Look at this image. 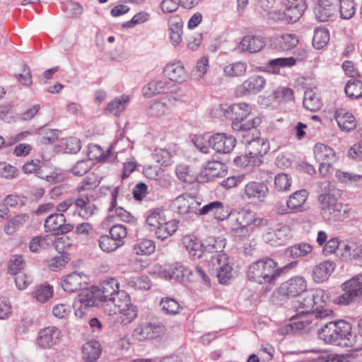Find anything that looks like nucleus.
Masks as SVG:
<instances>
[{"instance_id": "obj_8", "label": "nucleus", "mask_w": 362, "mask_h": 362, "mask_svg": "<svg viewBox=\"0 0 362 362\" xmlns=\"http://www.w3.org/2000/svg\"><path fill=\"white\" fill-rule=\"evenodd\" d=\"M237 227L234 230L240 236H250L252 233L262 229L268 224L267 219L257 216L250 211L238 212L236 217Z\"/></svg>"}, {"instance_id": "obj_50", "label": "nucleus", "mask_w": 362, "mask_h": 362, "mask_svg": "<svg viewBox=\"0 0 362 362\" xmlns=\"http://www.w3.org/2000/svg\"><path fill=\"white\" fill-rule=\"evenodd\" d=\"M156 249L155 243L149 239L139 240L133 247L134 252L138 255H147L152 254Z\"/></svg>"}, {"instance_id": "obj_37", "label": "nucleus", "mask_w": 362, "mask_h": 362, "mask_svg": "<svg viewBox=\"0 0 362 362\" xmlns=\"http://www.w3.org/2000/svg\"><path fill=\"white\" fill-rule=\"evenodd\" d=\"M170 100L163 98L156 100L146 108V113L151 117H160L170 112Z\"/></svg>"}, {"instance_id": "obj_22", "label": "nucleus", "mask_w": 362, "mask_h": 362, "mask_svg": "<svg viewBox=\"0 0 362 362\" xmlns=\"http://www.w3.org/2000/svg\"><path fill=\"white\" fill-rule=\"evenodd\" d=\"M290 237L291 230L286 225L277 229L270 230L263 235L264 242L274 247L284 245Z\"/></svg>"}, {"instance_id": "obj_60", "label": "nucleus", "mask_w": 362, "mask_h": 362, "mask_svg": "<svg viewBox=\"0 0 362 362\" xmlns=\"http://www.w3.org/2000/svg\"><path fill=\"white\" fill-rule=\"evenodd\" d=\"M150 14L146 11H140L136 13L130 21L122 23L123 28H132L136 25L141 24L148 21Z\"/></svg>"}, {"instance_id": "obj_55", "label": "nucleus", "mask_w": 362, "mask_h": 362, "mask_svg": "<svg viewBox=\"0 0 362 362\" xmlns=\"http://www.w3.org/2000/svg\"><path fill=\"white\" fill-rule=\"evenodd\" d=\"M339 12L342 19H351L356 13L354 0H339Z\"/></svg>"}, {"instance_id": "obj_2", "label": "nucleus", "mask_w": 362, "mask_h": 362, "mask_svg": "<svg viewBox=\"0 0 362 362\" xmlns=\"http://www.w3.org/2000/svg\"><path fill=\"white\" fill-rule=\"evenodd\" d=\"M101 302L113 304L114 308L110 315L119 314L117 319L121 324L127 325L132 322L138 314L136 306L131 303L129 295L124 290L119 289V283L115 278H107L97 287Z\"/></svg>"}, {"instance_id": "obj_17", "label": "nucleus", "mask_w": 362, "mask_h": 362, "mask_svg": "<svg viewBox=\"0 0 362 362\" xmlns=\"http://www.w3.org/2000/svg\"><path fill=\"white\" fill-rule=\"evenodd\" d=\"M45 228L47 231L54 233V234L66 233L74 229V225L66 223V218L63 214H53L49 215L45 223Z\"/></svg>"}, {"instance_id": "obj_27", "label": "nucleus", "mask_w": 362, "mask_h": 362, "mask_svg": "<svg viewBox=\"0 0 362 362\" xmlns=\"http://www.w3.org/2000/svg\"><path fill=\"white\" fill-rule=\"evenodd\" d=\"M168 25L170 42L177 46L182 40L183 22L180 17L174 16L168 21Z\"/></svg>"}, {"instance_id": "obj_45", "label": "nucleus", "mask_w": 362, "mask_h": 362, "mask_svg": "<svg viewBox=\"0 0 362 362\" xmlns=\"http://www.w3.org/2000/svg\"><path fill=\"white\" fill-rule=\"evenodd\" d=\"M159 305L162 312L167 315H176L182 309L180 303L170 297L161 298Z\"/></svg>"}, {"instance_id": "obj_7", "label": "nucleus", "mask_w": 362, "mask_h": 362, "mask_svg": "<svg viewBox=\"0 0 362 362\" xmlns=\"http://www.w3.org/2000/svg\"><path fill=\"white\" fill-rule=\"evenodd\" d=\"M320 214L326 222L341 221L349 217L348 207L332 193L321 194L318 197Z\"/></svg>"}, {"instance_id": "obj_5", "label": "nucleus", "mask_w": 362, "mask_h": 362, "mask_svg": "<svg viewBox=\"0 0 362 362\" xmlns=\"http://www.w3.org/2000/svg\"><path fill=\"white\" fill-rule=\"evenodd\" d=\"M291 262L284 267H278L274 259L266 257L252 262L247 269V278L259 284H274L276 280L288 269L296 264Z\"/></svg>"}, {"instance_id": "obj_23", "label": "nucleus", "mask_w": 362, "mask_h": 362, "mask_svg": "<svg viewBox=\"0 0 362 362\" xmlns=\"http://www.w3.org/2000/svg\"><path fill=\"white\" fill-rule=\"evenodd\" d=\"M265 45L264 39L262 36L247 35L240 40L237 49L240 52L256 53L262 50Z\"/></svg>"}, {"instance_id": "obj_18", "label": "nucleus", "mask_w": 362, "mask_h": 362, "mask_svg": "<svg viewBox=\"0 0 362 362\" xmlns=\"http://www.w3.org/2000/svg\"><path fill=\"white\" fill-rule=\"evenodd\" d=\"M208 142L209 146L216 152L229 153L235 146L236 139L233 136L218 133L210 136Z\"/></svg>"}, {"instance_id": "obj_3", "label": "nucleus", "mask_w": 362, "mask_h": 362, "mask_svg": "<svg viewBox=\"0 0 362 362\" xmlns=\"http://www.w3.org/2000/svg\"><path fill=\"white\" fill-rule=\"evenodd\" d=\"M251 112V107L245 103H233L230 105H219L213 110L215 117H225L231 120V127L240 134L248 132H256L257 127L260 124L259 117L247 119Z\"/></svg>"}, {"instance_id": "obj_39", "label": "nucleus", "mask_w": 362, "mask_h": 362, "mask_svg": "<svg viewBox=\"0 0 362 362\" xmlns=\"http://www.w3.org/2000/svg\"><path fill=\"white\" fill-rule=\"evenodd\" d=\"M179 223L180 221L176 219H172L168 221L166 219L163 223H162L158 228L153 231L158 239L164 240L177 231Z\"/></svg>"}, {"instance_id": "obj_30", "label": "nucleus", "mask_w": 362, "mask_h": 362, "mask_svg": "<svg viewBox=\"0 0 362 362\" xmlns=\"http://www.w3.org/2000/svg\"><path fill=\"white\" fill-rule=\"evenodd\" d=\"M163 74L170 81L181 83L185 80L186 72L181 62H176L167 64Z\"/></svg>"}, {"instance_id": "obj_34", "label": "nucleus", "mask_w": 362, "mask_h": 362, "mask_svg": "<svg viewBox=\"0 0 362 362\" xmlns=\"http://www.w3.org/2000/svg\"><path fill=\"white\" fill-rule=\"evenodd\" d=\"M334 269V264L329 261H325L316 265L313 271V278L314 281L317 284L326 281Z\"/></svg>"}, {"instance_id": "obj_56", "label": "nucleus", "mask_w": 362, "mask_h": 362, "mask_svg": "<svg viewBox=\"0 0 362 362\" xmlns=\"http://www.w3.org/2000/svg\"><path fill=\"white\" fill-rule=\"evenodd\" d=\"M109 233L115 241L122 246L127 235V228L124 225L116 224L110 228Z\"/></svg>"}, {"instance_id": "obj_36", "label": "nucleus", "mask_w": 362, "mask_h": 362, "mask_svg": "<svg viewBox=\"0 0 362 362\" xmlns=\"http://www.w3.org/2000/svg\"><path fill=\"white\" fill-rule=\"evenodd\" d=\"M165 220V210L162 208L152 209L146 214V223L151 231L158 228Z\"/></svg>"}, {"instance_id": "obj_57", "label": "nucleus", "mask_w": 362, "mask_h": 362, "mask_svg": "<svg viewBox=\"0 0 362 362\" xmlns=\"http://www.w3.org/2000/svg\"><path fill=\"white\" fill-rule=\"evenodd\" d=\"M273 95L279 103H286L294 99L293 90L288 87H279L274 91Z\"/></svg>"}, {"instance_id": "obj_14", "label": "nucleus", "mask_w": 362, "mask_h": 362, "mask_svg": "<svg viewBox=\"0 0 362 362\" xmlns=\"http://www.w3.org/2000/svg\"><path fill=\"white\" fill-rule=\"evenodd\" d=\"M305 279L302 276H295L283 282L279 288L280 295L287 297H297L308 291Z\"/></svg>"}, {"instance_id": "obj_25", "label": "nucleus", "mask_w": 362, "mask_h": 362, "mask_svg": "<svg viewBox=\"0 0 362 362\" xmlns=\"http://www.w3.org/2000/svg\"><path fill=\"white\" fill-rule=\"evenodd\" d=\"M168 273L170 280L181 283L194 282L197 280L192 276V269L181 264L176 263L172 265Z\"/></svg>"}, {"instance_id": "obj_6", "label": "nucleus", "mask_w": 362, "mask_h": 362, "mask_svg": "<svg viewBox=\"0 0 362 362\" xmlns=\"http://www.w3.org/2000/svg\"><path fill=\"white\" fill-rule=\"evenodd\" d=\"M214 243L216 254L213 255L209 262V269L211 275H216L219 283L227 284L233 277V269L228 263L226 253L222 252L226 245L224 239H211Z\"/></svg>"}, {"instance_id": "obj_35", "label": "nucleus", "mask_w": 362, "mask_h": 362, "mask_svg": "<svg viewBox=\"0 0 362 362\" xmlns=\"http://www.w3.org/2000/svg\"><path fill=\"white\" fill-rule=\"evenodd\" d=\"M314 156L317 163H334L336 161L334 151L324 144H317L313 148Z\"/></svg>"}, {"instance_id": "obj_31", "label": "nucleus", "mask_w": 362, "mask_h": 362, "mask_svg": "<svg viewBox=\"0 0 362 362\" xmlns=\"http://www.w3.org/2000/svg\"><path fill=\"white\" fill-rule=\"evenodd\" d=\"M268 193L267 186L258 182H250L245 187V195L249 199L262 201Z\"/></svg>"}, {"instance_id": "obj_21", "label": "nucleus", "mask_w": 362, "mask_h": 362, "mask_svg": "<svg viewBox=\"0 0 362 362\" xmlns=\"http://www.w3.org/2000/svg\"><path fill=\"white\" fill-rule=\"evenodd\" d=\"M265 83L266 80L263 76H252L237 88V93L239 95L257 94L262 90Z\"/></svg>"}, {"instance_id": "obj_9", "label": "nucleus", "mask_w": 362, "mask_h": 362, "mask_svg": "<svg viewBox=\"0 0 362 362\" xmlns=\"http://www.w3.org/2000/svg\"><path fill=\"white\" fill-rule=\"evenodd\" d=\"M344 293L336 297L334 303L348 305L358 302L362 298V274H358L341 284Z\"/></svg>"}, {"instance_id": "obj_10", "label": "nucleus", "mask_w": 362, "mask_h": 362, "mask_svg": "<svg viewBox=\"0 0 362 362\" xmlns=\"http://www.w3.org/2000/svg\"><path fill=\"white\" fill-rule=\"evenodd\" d=\"M257 132L256 130V132L241 134L246 151L253 158L254 165H259L262 163V158L267 153L270 148L269 143L266 139L259 136L254 137L255 132Z\"/></svg>"}, {"instance_id": "obj_44", "label": "nucleus", "mask_w": 362, "mask_h": 362, "mask_svg": "<svg viewBox=\"0 0 362 362\" xmlns=\"http://www.w3.org/2000/svg\"><path fill=\"white\" fill-rule=\"evenodd\" d=\"M313 247L307 243H301L295 244L285 250V255L291 258L305 257L311 252Z\"/></svg>"}, {"instance_id": "obj_43", "label": "nucleus", "mask_w": 362, "mask_h": 362, "mask_svg": "<svg viewBox=\"0 0 362 362\" xmlns=\"http://www.w3.org/2000/svg\"><path fill=\"white\" fill-rule=\"evenodd\" d=\"M296 63V58L291 57H279L268 61L267 67L269 71L274 73L279 72L280 68L291 67Z\"/></svg>"}, {"instance_id": "obj_62", "label": "nucleus", "mask_w": 362, "mask_h": 362, "mask_svg": "<svg viewBox=\"0 0 362 362\" xmlns=\"http://www.w3.org/2000/svg\"><path fill=\"white\" fill-rule=\"evenodd\" d=\"M25 264L24 259L21 255H13L9 262L8 267V273L11 275H16L21 273Z\"/></svg>"}, {"instance_id": "obj_11", "label": "nucleus", "mask_w": 362, "mask_h": 362, "mask_svg": "<svg viewBox=\"0 0 362 362\" xmlns=\"http://www.w3.org/2000/svg\"><path fill=\"white\" fill-rule=\"evenodd\" d=\"M102 303L97 291V286L84 288L81 290L74 302L75 315L82 318L88 308L98 306Z\"/></svg>"}, {"instance_id": "obj_53", "label": "nucleus", "mask_w": 362, "mask_h": 362, "mask_svg": "<svg viewBox=\"0 0 362 362\" xmlns=\"http://www.w3.org/2000/svg\"><path fill=\"white\" fill-rule=\"evenodd\" d=\"M247 68L246 62H237L226 66L223 71L227 76L235 77L244 75Z\"/></svg>"}, {"instance_id": "obj_20", "label": "nucleus", "mask_w": 362, "mask_h": 362, "mask_svg": "<svg viewBox=\"0 0 362 362\" xmlns=\"http://www.w3.org/2000/svg\"><path fill=\"white\" fill-rule=\"evenodd\" d=\"M226 172V165L221 161H208L199 174L200 182H207L214 177H223Z\"/></svg>"}, {"instance_id": "obj_54", "label": "nucleus", "mask_w": 362, "mask_h": 362, "mask_svg": "<svg viewBox=\"0 0 362 362\" xmlns=\"http://www.w3.org/2000/svg\"><path fill=\"white\" fill-rule=\"evenodd\" d=\"M98 244L100 249L107 253L115 251L119 247H122L110 235H104L100 236Z\"/></svg>"}, {"instance_id": "obj_19", "label": "nucleus", "mask_w": 362, "mask_h": 362, "mask_svg": "<svg viewBox=\"0 0 362 362\" xmlns=\"http://www.w3.org/2000/svg\"><path fill=\"white\" fill-rule=\"evenodd\" d=\"M62 332L54 326H49L40 330L37 343L42 349H50L57 344L61 339Z\"/></svg>"}, {"instance_id": "obj_24", "label": "nucleus", "mask_w": 362, "mask_h": 362, "mask_svg": "<svg viewBox=\"0 0 362 362\" xmlns=\"http://www.w3.org/2000/svg\"><path fill=\"white\" fill-rule=\"evenodd\" d=\"M98 211V207L92 203L87 196H81L75 199L74 214L83 219L88 220Z\"/></svg>"}, {"instance_id": "obj_4", "label": "nucleus", "mask_w": 362, "mask_h": 362, "mask_svg": "<svg viewBox=\"0 0 362 362\" xmlns=\"http://www.w3.org/2000/svg\"><path fill=\"white\" fill-rule=\"evenodd\" d=\"M352 329L351 324L345 320L329 321L317 330V337L327 344L354 348L358 337Z\"/></svg>"}, {"instance_id": "obj_61", "label": "nucleus", "mask_w": 362, "mask_h": 362, "mask_svg": "<svg viewBox=\"0 0 362 362\" xmlns=\"http://www.w3.org/2000/svg\"><path fill=\"white\" fill-rule=\"evenodd\" d=\"M87 155L88 156V160L90 161L93 160L103 161L107 159L104 150L97 144H90L88 146Z\"/></svg>"}, {"instance_id": "obj_32", "label": "nucleus", "mask_w": 362, "mask_h": 362, "mask_svg": "<svg viewBox=\"0 0 362 362\" xmlns=\"http://www.w3.org/2000/svg\"><path fill=\"white\" fill-rule=\"evenodd\" d=\"M308 197L306 189H300L293 193L287 200L288 207L291 213L303 211L305 209L304 204Z\"/></svg>"}, {"instance_id": "obj_15", "label": "nucleus", "mask_w": 362, "mask_h": 362, "mask_svg": "<svg viewBox=\"0 0 362 362\" xmlns=\"http://www.w3.org/2000/svg\"><path fill=\"white\" fill-rule=\"evenodd\" d=\"M165 332L161 322H145L139 325L133 331L132 335L136 340L144 341L156 338Z\"/></svg>"}, {"instance_id": "obj_63", "label": "nucleus", "mask_w": 362, "mask_h": 362, "mask_svg": "<svg viewBox=\"0 0 362 362\" xmlns=\"http://www.w3.org/2000/svg\"><path fill=\"white\" fill-rule=\"evenodd\" d=\"M92 161L88 159L78 160L71 169V173L76 176H82L88 173L92 167Z\"/></svg>"}, {"instance_id": "obj_29", "label": "nucleus", "mask_w": 362, "mask_h": 362, "mask_svg": "<svg viewBox=\"0 0 362 362\" xmlns=\"http://www.w3.org/2000/svg\"><path fill=\"white\" fill-rule=\"evenodd\" d=\"M101 354V344L97 340L88 341L82 346L83 358L86 362H95Z\"/></svg>"}, {"instance_id": "obj_51", "label": "nucleus", "mask_w": 362, "mask_h": 362, "mask_svg": "<svg viewBox=\"0 0 362 362\" xmlns=\"http://www.w3.org/2000/svg\"><path fill=\"white\" fill-rule=\"evenodd\" d=\"M334 11L332 5L320 4L315 8V18L320 22L328 21L334 17Z\"/></svg>"}, {"instance_id": "obj_47", "label": "nucleus", "mask_w": 362, "mask_h": 362, "mask_svg": "<svg viewBox=\"0 0 362 362\" xmlns=\"http://www.w3.org/2000/svg\"><path fill=\"white\" fill-rule=\"evenodd\" d=\"M329 40V33L325 28H316L313 37V45L317 49L325 47Z\"/></svg>"}, {"instance_id": "obj_40", "label": "nucleus", "mask_w": 362, "mask_h": 362, "mask_svg": "<svg viewBox=\"0 0 362 362\" xmlns=\"http://www.w3.org/2000/svg\"><path fill=\"white\" fill-rule=\"evenodd\" d=\"M335 177L340 182L347 186L357 188H362V175L350 172L337 170Z\"/></svg>"}, {"instance_id": "obj_26", "label": "nucleus", "mask_w": 362, "mask_h": 362, "mask_svg": "<svg viewBox=\"0 0 362 362\" xmlns=\"http://www.w3.org/2000/svg\"><path fill=\"white\" fill-rule=\"evenodd\" d=\"M305 0H288L286 8V21L293 23L298 21L306 10Z\"/></svg>"}, {"instance_id": "obj_1", "label": "nucleus", "mask_w": 362, "mask_h": 362, "mask_svg": "<svg viewBox=\"0 0 362 362\" xmlns=\"http://www.w3.org/2000/svg\"><path fill=\"white\" fill-rule=\"evenodd\" d=\"M301 300L292 304L296 313L290 318V322L281 329L283 334H296L309 332L318 325L320 320L332 315L333 311L325 308L329 300L328 293L322 289L308 290Z\"/></svg>"}, {"instance_id": "obj_33", "label": "nucleus", "mask_w": 362, "mask_h": 362, "mask_svg": "<svg viewBox=\"0 0 362 362\" xmlns=\"http://www.w3.org/2000/svg\"><path fill=\"white\" fill-rule=\"evenodd\" d=\"M334 118L339 127L345 132H350L356 127V122L354 115L344 109L335 112Z\"/></svg>"}, {"instance_id": "obj_16", "label": "nucleus", "mask_w": 362, "mask_h": 362, "mask_svg": "<svg viewBox=\"0 0 362 362\" xmlns=\"http://www.w3.org/2000/svg\"><path fill=\"white\" fill-rule=\"evenodd\" d=\"M89 277L83 272H74L62 277L61 286L66 292L74 293L86 287Z\"/></svg>"}, {"instance_id": "obj_38", "label": "nucleus", "mask_w": 362, "mask_h": 362, "mask_svg": "<svg viewBox=\"0 0 362 362\" xmlns=\"http://www.w3.org/2000/svg\"><path fill=\"white\" fill-rule=\"evenodd\" d=\"M299 42L296 34H284L275 38L274 45L281 51H288L296 47Z\"/></svg>"}, {"instance_id": "obj_42", "label": "nucleus", "mask_w": 362, "mask_h": 362, "mask_svg": "<svg viewBox=\"0 0 362 362\" xmlns=\"http://www.w3.org/2000/svg\"><path fill=\"white\" fill-rule=\"evenodd\" d=\"M303 107L310 111L316 112L322 107V102L313 89H307L304 93Z\"/></svg>"}, {"instance_id": "obj_64", "label": "nucleus", "mask_w": 362, "mask_h": 362, "mask_svg": "<svg viewBox=\"0 0 362 362\" xmlns=\"http://www.w3.org/2000/svg\"><path fill=\"white\" fill-rule=\"evenodd\" d=\"M64 151L68 153H76L81 148V141L76 137H69L63 143Z\"/></svg>"}, {"instance_id": "obj_28", "label": "nucleus", "mask_w": 362, "mask_h": 362, "mask_svg": "<svg viewBox=\"0 0 362 362\" xmlns=\"http://www.w3.org/2000/svg\"><path fill=\"white\" fill-rule=\"evenodd\" d=\"M182 245L188 252L189 255L194 259H199L204 253V245L194 235H185L182 238Z\"/></svg>"}, {"instance_id": "obj_12", "label": "nucleus", "mask_w": 362, "mask_h": 362, "mask_svg": "<svg viewBox=\"0 0 362 362\" xmlns=\"http://www.w3.org/2000/svg\"><path fill=\"white\" fill-rule=\"evenodd\" d=\"M202 199L190 193L179 195L172 202V207L177 214L185 216H197L198 207L202 205Z\"/></svg>"}, {"instance_id": "obj_46", "label": "nucleus", "mask_w": 362, "mask_h": 362, "mask_svg": "<svg viewBox=\"0 0 362 362\" xmlns=\"http://www.w3.org/2000/svg\"><path fill=\"white\" fill-rule=\"evenodd\" d=\"M58 138L59 131L57 129H52L47 126L42 127L38 129L37 141L42 144H53Z\"/></svg>"}, {"instance_id": "obj_59", "label": "nucleus", "mask_w": 362, "mask_h": 362, "mask_svg": "<svg viewBox=\"0 0 362 362\" xmlns=\"http://www.w3.org/2000/svg\"><path fill=\"white\" fill-rule=\"evenodd\" d=\"M53 295V288L49 285H40L36 287L33 296L40 302H46Z\"/></svg>"}, {"instance_id": "obj_58", "label": "nucleus", "mask_w": 362, "mask_h": 362, "mask_svg": "<svg viewBox=\"0 0 362 362\" xmlns=\"http://www.w3.org/2000/svg\"><path fill=\"white\" fill-rule=\"evenodd\" d=\"M274 186L279 192L288 191L291 186V179L286 173H279L274 177Z\"/></svg>"}, {"instance_id": "obj_41", "label": "nucleus", "mask_w": 362, "mask_h": 362, "mask_svg": "<svg viewBox=\"0 0 362 362\" xmlns=\"http://www.w3.org/2000/svg\"><path fill=\"white\" fill-rule=\"evenodd\" d=\"M169 84L170 83L162 80L151 81L143 88V93L150 98L156 94L166 93L169 90Z\"/></svg>"}, {"instance_id": "obj_13", "label": "nucleus", "mask_w": 362, "mask_h": 362, "mask_svg": "<svg viewBox=\"0 0 362 362\" xmlns=\"http://www.w3.org/2000/svg\"><path fill=\"white\" fill-rule=\"evenodd\" d=\"M230 215V209L220 201H213L206 203L203 206L198 207L197 216H209L218 221H222Z\"/></svg>"}, {"instance_id": "obj_49", "label": "nucleus", "mask_w": 362, "mask_h": 362, "mask_svg": "<svg viewBox=\"0 0 362 362\" xmlns=\"http://www.w3.org/2000/svg\"><path fill=\"white\" fill-rule=\"evenodd\" d=\"M344 91L350 99L356 100L362 98V82L354 79L348 81Z\"/></svg>"}, {"instance_id": "obj_52", "label": "nucleus", "mask_w": 362, "mask_h": 362, "mask_svg": "<svg viewBox=\"0 0 362 362\" xmlns=\"http://www.w3.org/2000/svg\"><path fill=\"white\" fill-rule=\"evenodd\" d=\"M129 102V98L123 95L121 98H116L110 102L106 107V112L113 115H119L126 107Z\"/></svg>"}, {"instance_id": "obj_48", "label": "nucleus", "mask_w": 362, "mask_h": 362, "mask_svg": "<svg viewBox=\"0 0 362 362\" xmlns=\"http://www.w3.org/2000/svg\"><path fill=\"white\" fill-rule=\"evenodd\" d=\"M53 243L52 236L45 235L34 237L29 243V249L32 252H40L42 250L47 249Z\"/></svg>"}]
</instances>
